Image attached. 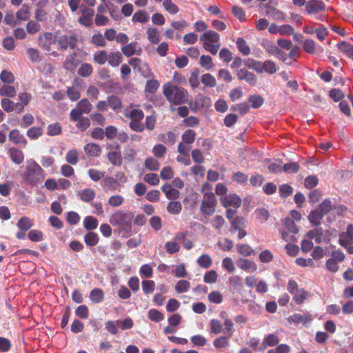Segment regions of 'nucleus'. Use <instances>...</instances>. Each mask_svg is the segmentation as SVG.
Here are the masks:
<instances>
[{
  "label": "nucleus",
  "instance_id": "1",
  "mask_svg": "<svg viewBox=\"0 0 353 353\" xmlns=\"http://www.w3.org/2000/svg\"><path fill=\"white\" fill-rule=\"evenodd\" d=\"M26 185L37 186L43 181L46 173L43 168L33 159L26 161L25 171L21 174Z\"/></svg>",
  "mask_w": 353,
  "mask_h": 353
},
{
  "label": "nucleus",
  "instance_id": "2",
  "mask_svg": "<svg viewBox=\"0 0 353 353\" xmlns=\"http://www.w3.org/2000/svg\"><path fill=\"white\" fill-rule=\"evenodd\" d=\"M133 219L134 214L132 212L117 210L112 214L109 221L112 225L119 226L123 236L128 237L132 233V221Z\"/></svg>",
  "mask_w": 353,
  "mask_h": 353
},
{
  "label": "nucleus",
  "instance_id": "3",
  "mask_svg": "<svg viewBox=\"0 0 353 353\" xmlns=\"http://www.w3.org/2000/svg\"><path fill=\"white\" fill-rule=\"evenodd\" d=\"M163 94L171 103L181 105L188 100V92L183 88L171 83H166L163 85Z\"/></svg>",
  "mask_w": 353,
  "mask_h": 353
},
{
  "label": "nucleus",
  "instance_id": "4",
  "mask_svg": "<svg viewBox=\"0 0 353 353\" xmlns=\"http://www.w3.org/2000/svg\"><path fill=\"white\" fill-rule=\"evenodd\" d=\"M216 205L217 200L214 193L205 194L201 201L200 211L205 215L210 216L215 212Z\"/></svg>",
  "mask_w": 353,
  "mask_h": 353
},
{
  "label": "nucleus",
  "instance_id": "5",
  "mask_svg": "<svg viewBox=\"0 0 353 353\" xmlns=\"http://www.w3.org/2000/svg\"><path fill=\"white\" fill-rule=\"evenodd\" d=\"M92 109V104L87 99H83L77 103V107L70 113L71 121L76 122L83 114H89Z\"/></svg>",
  "mask_w": 353,
  "mask_h": 353
},
{
  "label": "nucleus",
  "instance_id": "6",
  "mask_svg": "<svg viewBox=\"0 0 353 353\" xmlns=\"http://www.w3.org/2000/svg\"><path fill=\"white\" fill-rule=\"evenodd\" d=\"M77 37L74 34L61 35L57 40L58 46L62 50H66L68 48L74 50L77 47Z\"/></svg>",
  "mask_w": 353,
  "mask_h": 353
},
{
  "label": "nucleus",
  "instance_id": "7",
  "mask_svg": "<svg viewBox=\"0 0 353 353\" xmlns=\"http://www.w3.org/2000/svg\"><path fill=\"white\" fill-rule=\"evenodd\" d=\"M220 202L224 208L233 207L238 208L241 206V199L236 194H228L223 197H220Z\"/></svg>",
  "mask_w": 353,
  "mask_h": 353
},
{
  "label": "nucleus",
  "instance_id": "8",
  "mask_svg": "<svg viewBox=\"0 0 353 353\" xmlns=\"http://www.w3.org/2000/svg\"><path fill=\"white\" fill-rule=\"evenodd\" d=\"M80 11L82 16L79 18V23L85 27L91 26L92 25V18L94 15V10L86 7H81Z\"/></svg>",
  "mask_w": 353,
  "mask_h": 353
},
{
  "label": "nucleus",
  "instance_id": "9",
  "mask_svg": "<svg viewBox=\"0 0 353 353\" xmlns=\"http://www.w3.org/2000/svg\"><path fill=\"white\" fill-rule=\"evenodd\" d=\"M325 9V4L319 0H310L307 2L305 10L307 14H312L323 11Z\"/></svg>",
  "mask_w": 353,
  "mask_h": 353
},
{
  "label": "nucleus",
  "instance_id": "10",
  "mask_svg": "<svg viewBox=\"0 0 353 353\" xmlns=\"http://www.w3.org/2000/svg\"><path fill=\"white\" fill-rule=\"evenodd\" d=\"M121 51L127 57H132L134 54L141 55L142 53V49L138 46L137 42H132L123 46L121 48Z\"/></svg>",
  "mask_w": 353,
  "mask_h": 353
},
{
  "label": "nucleus",
  "instance_id": "11",
  "mask_svg": "<svg viewBox=\"0 0 353 353\" xmlns=\"http://www.w3.org/2000/svg\"><path fill=\"white\" fill-rule=\"evenodd\" d=\"M236 265L240 269L248 272H254L257 270V265L254 261L244 258H239L236 261Z\"/></svg>",
  "mask_w": 353,
  "mask_h": 353
},
{
  "label": "nucleus",
  "instance_id": "12",
  "mask_svg": "<svg viewBox=\"0 0 353 353\" xmlns=\"http://www.w3.org/2000/svg\"><path fill=\"white\" fill-rule=\"evenodd\" d=\"M264 8H265V14L268 17L277 21H283L285 19V14L276 8L268 4H265Z\"/></svg>",
  "mask_w": 353,
  "mask_h": 353
},
{
  "label": "nucleus",
  "instance_id": "13",
  "mask_svg": "<svg viewBox=\"0 0 353 353\" xmlns=\"http://www.w3.org/2000/svg\"><path fill=\"white\" fill-rule=\"evenodd\" d=\"M101 185L112 192L120 191L121 185L118 181L113 177L107 176L101 182Z\"/></svg>",
  "mask_w": 353,
  "mask_h": 353
},
{
  "label": "nucleus",
  "instance_id": "14",
  "mask_svg": "<svg viewBox=\"0 0 353 353\" xmlns=\"http://www.w3.org/2000/svg\"><path fill=\"white\" fill-rule=\"evenodd\" d=\"M280 341L279 338L274 334H269L265 336L262 341L260 350L263 351L267 347H273L279 344Z\"/></svg>",
  "mask_w": 353,
  "mask_h": 353
},
{
  "label": "nucleus",
  "instance_id": "15",
  "mask_svg": "<svg viewBox=\"0 0 353 353\" xmlns=\"http://www.w3.org/2000/svg\"><path fill=\"white\" fill-rule=\"evenodd\" d=\"M9 139L15 144L27 145V140L18 130H12L9 133Z\"/></svg>",
  "mask_w": 353,
  "mask_h": 353
},
{
  "label": "nucleus",
  "instance_id": "16",
  "mask_svg": "<svg viewBox=\"0 0 353 353\" xmlns=\"http://www.w3.org/2000/svg\"><path fill=\"white\" fill-rule=\"evenodd\" d=\"M162 192L170 200H175L179 198L180 193L179 190L171 187L169 183H165L161 187Z\"/></svg>",
  "mask_w": 353,
  "mask_h": 353
},
{
  "label": "nucleus",
  "instance_id": "17",
  "mask_svg": "<svg viewBox=\"0 0 353 353\" xmlns=\"http://www.w3.org/2000/svg\"><path fill=\"white\" fill-rule=\"evenodd\" d=\"M200 40H204V42H210V43H220L219 34L213 30H208L204 32L200 37Z\"/></svg>",
  "mask_w": 353,
  "mask_h": 353
},
{
  "label": "nucleus",
  "instance_id": "18",
  "mask_svg": "<svg viewBox=\"0 0 353 353\" xmlns=\"http://www.w3.org/2000/svg\"><path fill=\"white\" fill-rule=\"evenodd\" d=\"M8 154L11 160L16 164H21L24 160L23 152L18 148H10L8 150Z\"/></svg>",
  "mask_w": 353,
  "mask_h": 353
},
{
  "label": "nucleus",
  "instance_id": "19",
  "mask_svg": "<svg viewBox=\"0 0 353 353\" xmlns=\"http://www.w3.org/2000/svg\"><path fill=\"white\" fill-rule=\"evenodd\" d=\"M85 152L90 157H99L101 153V148L99 144L90 143L84 146Z\"/></svg>",
  "mask_w": 353,
  "mask_h": 353
},
{
  "label": "nucleus",
  "instance_id": "20",
  "mask_svg": "<svg viewBox=\"0 0 353 353\" xmlns=\"http://www.w3.org/2000/svg\"><path fill=\"white\" fill-rule=\"evenodd\" d=\"M322 212L318 209L312 210L308 216V219L313 227L320 225L321 221L323 217Z\"/></svg>",
  "mask_w": 353,
  "mask_h": 353
},
{
  "label": "nucleus",
  "instance_id": "21",
  "mask_svg": "<svg viewBox=\"0 0 353 353\" xmlns=\"http://www.w3.org/2000/svg\"><path fill=\"white\" fill-rule=\"evenodd\" d=\"M323 233V230L317 226L316 228L308 231L306 236L309 239H314L315 242L319 244L322 242Z\"/></svg>",
  "mask_w": 353,
  "mask_h": 353
},
{
  "label": "nucleus",
  "instance_id": "22",
  "mask_svg": "<svg viewBox=\"0 0 353 353\" xmlns=\"http://www.w3.org/2000/svg\"><path fill=\"white\" fill-rule=\"evenodd\" d=\"M77 194L80 199L85 203L92 201L96 195L94 190L91 188L83 189V190L79 191Z\"/></svg>",
  "mask_w": 353,
  "mask_h": 353
},
{
  "label": "nucleus",
  "instance_id": "23",
  "mask_svg": "<svg viewBox=\"0 0 353 353\" xmlns=\"http://www.w3.org/2000/svg\"><path fill=\"white\" fill-rule=\"evenodd\" d=\"M77 65V54H68L63 62V68L69 71L73 70Z\"/></svg>",
  "mask_w": 353,
  "mask_h": 353
},
{
  "label": "nucleus",
  "instance_id": "24",
  "mask_svg": "<svg viewBox=\"0 0 353 353\" xmlns=\"http://www.w3.org/2000/svg\"><path fill=\"white\" fill-rule=\"evenodd\" d=\"M39 41L44 48H49L54 42V36L52 32H45L39 37Z\"/></svg>",
  "mask_w": 353,
  "mask_h": 353
},
{
  "label": "nucleus",
  "instance_id": "25",
  "mask_svg": "<svg viewBox=\"0 0 353 353\" xmlns=\"http://www.w3.org/2000/svg\"><path fill=\"white\" fill-rule=\"evenodd\" d=\"M108 61L112 67L119 66L123 61V57L119 52H112L108 54Z\"/></svg>",
  "mask_w": 353,
  "mask_h": 353
},
{
  "label": "nucleus",
  "instance_id": "26",
  "mask_svg": "<svg viewBox=\"0 0 353 353\" xmlns=\"http://www.w3.org/2000/svg\"><path fill=\"white\" fill-rule=\"evenodd\" d=\"M158 140L165 144L173 145L176 140V135L175 133L169 131L167 134H160L158 136Z\"/></svg>",
  "mask_w": 353,
  "mask_h": 353
},
{
  "label": "nucleus",
  "instance_id": "27",
  "mask_svg": "<svg viewBox=\"0 0 353 353\" xmlns=\"http://www.w3.org/2000/svg\"><path fill=\"white\" fill-rule=\"evenodd\" d=\"M338 49L346 54L349 58L353 59V46L347 42L342 41L341 43H337L336 45Z\"/></svg>",
  "mask_w": 353,
  "mask_h": 353
},
{
  "label": "nucleus",
  "instance_id": "28",
  "mask_svg": "<svg viewBox=\"0 0 353 353\" xmlns=\"http://www.w3.org/2000/svg\"><path fill=\"white\" fill-rule=\"evenodd\" d=\"M93 72V68L90 63H83L78 69V74L82 77H88Z\"/></svg>",
  "mask_w": 353,
  "mask_h": 353
},
{
  "label": "nucleus",
  "instance_id": "29",
  "mask_svg": "<svg viewBox=\"0 0 353 353\" xmlns=\"http://www.w3.org/2000/svg\"><path fill=\"white\" fill-rule=\"evenodd\" d=\"M147 37L152 44H157L160 41L159 31L155 28H149L147 30Z\"/></svg>",
  "mask_w": 353,
  "mask_h": 353
},
{
  "label": "nucleus",
  "instance_id": "30",
  "mask_svg": "<svg viewBox=\"0 0 353 353\" xmlns=\"http://www.w3.org/2000/svg\"><path fill=\"white\" fill-rule=\"evenodd\" d=\"M108 159L114 165H121L122 163V157L120 152L111 151L108 153Z\"/></svg>",
  "mask_w": 353,
  "mask_h": 353
},
{
  "label": "nucleus",
  "instance_id": "31",
  "mask_svg": "<svg viewBox=\"0 0 353 353\" xmlns=\"http://www.w3.org/2000/svg\"><path fill=\"white\" fill-rule=\"evenodd\" d=\"M108 105L114 110H119L122 106V102L120 98L116 95L112 94L108 97Z\"/></svg>",
  "mask_w": 353,
  "mask_h": 353
},
{
  "label": "nucleus",
  "instance_id": "32",
  "mask_svg": "<svg viewBox=\"0 0 353 353\" xmlns=\"http://www.w3.org/2000/svg\"><path fill=\"white\" fill-rule=\"evenodd\" d=\"M99 236L97 233L89 232L84 236L85 243L88 246L93 247L99 243Z\"/></svg>",
  "mask_w": 353,
  "mask_h": 353
},
{
  "label": "nucleus",
  "instance_id": "33",
  "mask_svg": "<svg viewBox=\"0 0 353 353\" xmlns=\"http://www.w3.org/2000/svg\"><path fill=\"white\" fill-rule=\"evenodd\" d=\"M27 54L29 57V59L31 60L33 63H39L42 60V56L40 53V52L32 48H29L27 49Z\"/></svg>",
  "mask_w": 353,
  "mask_h": 353
},
{
  "label": "nucleus",
  "instance_id": "34",
  "mask_svg": "<svg viewBox=\"0 0 353 353\" xmlns=\"http://www.w3.org/2000/svg\"><path fill=\"white\" fill-rule=\"evenodd\" d=\"M237 252L243 256H250L254 253L252 248L248 244H237Z\"/></svg>",
  "mask_w": 353,
  "mask_h": 353
},
{
  "label": "nucleus",
  "instance_id": "35",
  "mask_svg": "<svg viewBox=\"0 0 353 353\" xmlns=\"http://www.w3.org/2000/svg\"><path fill=\"white\" fill-rule=\"evenodd\" d=\"M132 20L134 23H146L149 20V15L145 11L139 10L134 14Z\"/></svg>",
  "mask_w": 353,
  "mask_h": 353
},
{
  "label": "nucleus",
  "instance_id": "36",
  "mask_svg": "<svg viewBox=\"0 0 353 353\" xmlns=\"http://www.w3.org/2000/svg\"><path fill=\"white\" fill-rule=\"evenodd\" d=\"M104 294L101 289L95 288L90 293V299L94 303H98L103 300Z\"/></svg>",
  "mask_w": 353,
  "mask_h": 353
},
{
  "label": "nucleus",
  "instance_id": "37",
  "mask_svg": "<svg viewBox=\"0 0 353 353\" xmlns=\"http://www.w3.org/2000/svg\"><path fill=\"white\" fill-rule=\"evenodd\" d=\"M98 220L96 218L90 216H85L83 220L84 228L87 230H92L96 229L98 226Z\"/></svg>",
  "mask_w": 353,
  "mask_h": 353
},
{
  "label": "nucleus",
  "instance_id": "38",
  "mask_svg": "<svg viewBox=\"0 0 353 353\" xmlns=\"http://www.w3.org/2000/svg\"><path fill=\"white\" fill-rule=\"evenodd\" d=\"M32 221L27 216L19 219L17 222V227L23 232L28 231L32 228Z\"/></svg>",
  "mask_w": 353,
  "mask_h": 353
},
{
  "label": "nucleus",
  "instance_id": "39",
  "mask_svg": "<svg viewBox=\"0 0 353 353\" xmlns=\"http://www.w3.org/2000/svg\"><path fill=\"white\" fill-rule=\"evenodd\" d=\"M167 210L170 214H179L182 210V205L179 201H172L167 205Z\"/></svg>",
  "mask_w": 353,
  "mask_h": 353
},
{
  "label": "nucleus",
  "instance_id": "40",
  "mask_svg": "<svg viewBox=\"0 0 353 353\" xmlns=\"http://www.w3.org/2000/svg\"><path fill=\"white\" fill-rule=\"evenodd\" d=\"M108 54L105 50L97 51L94 54V61L99 65H103L108 61Z\"/></svg>",
  "mask_w": 353,
  "mask_h": 353
},
{
  "label": "nucleus",
  "instance_id": "41",
  "mask_svg": "<svg viewBox=\"0 0 353 353\" xmlns=\"http://www.w3.org/2000/svg\"><path fill=\"white\" fill-rule=\"evenodd\" d=\"M195 101L196 102L197 106H199L201 109L208 108L211 105V101L210 98L202 94L196 95Z\"/></svg>",
  "mask_w": 353,
  "mask_h": 353
},
{
  "label": "nucleus",
  "instance_id": "42",
  "mask_svg": "<svg viewBox=\"0 0 353 353\" xmlns=\"http://www.w3.org/2000/svg\"><path fill=\"white\" fill-rule=\"evenodd\" d=\"M236 46L239 50L243 55H248L250 52V48L247 44L246 41L242 37H239L236 40Z\"/></svg>",
  "mask_w": 353,
  "mask_h": 353
},
{
  "label": "nucleus",
  "instance_id": "43",
  "mask_svg": "<svg viewBox=\"0 0 353 353\" xmlns=\"http://www.w3.org/2000/svg\"><path fill=\"white\" fill-rule=\"evenodd\" d=\"M16 90L14 86L3 85L0 88V95L7 97H14L16 95Z\"/></svg>",
  "mask_w": 353,
  "mask_h": 353
},
{
  "label": "nucleus",
  "instance_id": "44",
  "mask_svg": "<svg viewBox=\"0 0 353 353\" xmlns=\"http://www.w3.org/2000/svg\"><path fill=\"white\" fill-rule=\"evenodd\" d=\"M165 248L169 254L176 253L180 250V244L174 240L165 243Z\"/></svg>",
  "mask_w": 353,
  "mask_h": 353
},
{
  "label": "nucleus",
  "instance_id": "45",
  "mask_svg": "<svg viewBox=\"0 0 353 353\" xmlns=\"http://www.w3.org/2000/svg\"><path fill=\"white\" fill-rule=\"evenodd\" d=\"M247 66L255 70L257 73L263 72V62L254 59H248Z\"/></svg>",
  "mask_w": 353,
  "mask_h": 353
},
{
  "label": "nucleus",
  "instance_id": "46",
  "mask_svg": "<svg viewBox=\"0 0 353 353\" xmlns=\"http://www.w3.org/2000/svg\"><path fill=\"white\" fill-rule=\"evenodd\" d=\"M148 318L154 322H160L164 319V315L157 309H150L148 311Z\"/></svg>",
  "mask_w": 353,
  "mask_h": 353
},
{
  "label": "nucleus",
  "instance_id": "47",
  "mask_svg": "<svg viewBox=\"0 0 353 353\" xmlns=\"http://www.w3.org/2000/svg\"><path fill=\"white\" fill-rule=\"evenodd\" d=\"M198 265L203 268H209L212 264V261L208 254H202L196 261Z\"/></svg>",
  "mask_w": 353,
  "mask_h": 353
},
{
  "label": "nucleus",
  "instance_id": "48",
  "mask_svg": "<svg viewBox=\"0 0 353 353\" xmlns=\"http://www.w3.org/2000/svg\"><path fill=\"white\" fill-rule=\"evenodd\" d=\"M159 82L156 79L148 80L146 82L145 91L146 92L154 94L159 88Z\"/></svg>",
  "mask_w": 353,
  "mask_h": 353
},
{
  "label": "nucleus",
  "instance_id": "49",
  "mask_svg": "<svg viewBox=\"0 0 353 353\" xmlns=\"http://www.w3.org/2000/svg\"><path fill=\"white\" fill-rule=\"evenodd\" d=\"M76 126L81 132L85 131L90 125V120L88 117L80 116L79 119L77 121Z\"/></svg>",
  "mask_w": 353,
  "mask_h": 353
},
{
  "label": "nucleus",
  "instance_id": "50",
  "mask_svg": "<svg viewBox=\"0 0 353 353\" xmlns=\"http://www.w3.org/2000/svg\"><path fill=\"white\" fill-rule=\"evenodd\" d=\"M245 226V220L241 216L235 217L231 222L230 231L237 230Z\"/></svg>",
  "mask_w": 353,
  "mask_h": 353
},
{
  "label": "nucleus",
  "instance_id": "51",
  "mask_svg": "<svg viewBox=\"0 0 353 353\" xmlns=\"http://www.w3.org/2000/svg\"><path fill=\"white\" fill-rule=\"evenodd\" d=\"M196 133L192 130H187L182 134L183 142L186 144H191L195 141Z\"/></svg>",
  "mask_w": 353,
  "mask_h": 353
},
{
  "label": "nucleus",
  "instance_id": "52",
  "mask_svg": "<svg viewBox=\"0 0 353 353\" xmlns=\"http://www.w3.org/2000/svg\"><path fill=\"white\" fill-rule=\"evenodd\" d=\"M145 166L150 170L157 171L159 169L160 163L155 159L149 157L145 160Z\"/></svg>",
  "mask_w": 353,
  "mask_h": 353
},
{
  "label": "nucleus",
  "instance_id": "53",
  "mask_svg": "<svg viewBox=\"0 0 353 353\" xmlns=\"http://www.w3.org/2000/svg\"><path fill=\"white\" fill-rule=\"evenodd\" d=\"M229 338L228 336H221L216 339L213 345L216 348H224L229 345Z\"/></svg>",
  "mask_w": 353,
  "mask_h": 353
},
{
  "label": "nucleus",
  "instance_id": "54",
  "mask_svg": "<svg viewBox=\"0 0 353 353\" xmlns=\"http://www.w3.org/2000/svg\"><path fill=\"white\" fill-rule=\"evenodd\" d=\"M334 208V206L332 205L331 201L327 199H325L318 207V209L323 215L327 214Z\"/></svg>",
  "mask_w": 353,
  "mask_h": 353
},
{
  "label": "nucleus",
  "instance_id": "55",
  "mask_svg": "<svg viewBox=\"0 0 353 353\" xmlns=\"http://www.w3.org/2000/svg\"><path fill=\"white\" fill-rule=\"evenodd\" d=\"M163 6L165 10L172 14H176L179 10V7L172 0H163Z\"/></svg>",
  "mask_w": 353,
  "mask_h": 353
},
{
  "label": "nucleus",
  "instance_id": "56",
  "mask_svg": "<svg viewBox=\"0 0 353 353\" xmlns=\"http://www.w3.org/2000/svg\"><path fill=\"white\" fill-rule=\"evenodd\" d=\"M201 82L206 86L213 88L216 86V79L210 73L204 74L201 77Z\"/></svg>",
  "mask_w": 353,
  "mask_h": 353
},
{
  "label": "nucleus",
  "instance_id": "57",
  "mask_svg": "<svg viewBox=\"0 0 353 353\" xmlns=\"http://www.w3.org/2000/svg\"><path fill=\"white\" fill-rule=\"evenodd\" d=\"M127 117L131 120L141 121L144 117L143 112L140 109H132L127 114Z\"/></svg>",
  "mask_w": 353,
  "mask_h": 353
},
{
  "label": "nucleus",
  "instance_id": "58",
  "mask_svg": "<svg viewBox=\"0 0 353 353\" xmlns=\"http://www.w3.org/2000/svg\"><path fill=\"white\" fill-rule=\"evenodd\" d=\"M199 63L207 70H210L213 67L212 59L208 55H202L200 57Z\"/></svg>",
  "mask_w": 353,
  "mask_h": 353
},
{
  "label": "nucleus",
  "instance_id": "59",
  "mask_svg": "<svg viewBox=\"0 0 353 353\" xmlns=\"http://www.w3.org/2000/svg\"><path fill=\"white\" fill-rule=\"evenodd\" d=\"M283 224L290 232L296 234L299 232V228L291 218H285L283 219Z\"/></svg>",
  "mask_w": 353,
  "mask_h": 353
},
{
  "label": "nucleus",
  "instance_id": "60",
  "mask_svg": "<svg viewBox=\"0 0 353 353\" xmlns=\"http://www.w3.org/2000/svg\"><path fill=\"white\" fill-rule=\"evenodd\" d=\"M66 161L71 165H76L78 162V152L76 150H69L65 155Z\"/></svg>",
  "mask_w": 353,
  "mask_h": 353
},
{
  "label": "nucleus",
  "instance_id": "61",
  "mask_svg": "<svg viewBox=\"0 0 353 353\" xmlns=\"http://www.w3.org/2000/svg\"><path fill=\"white\" fill-rule=\"evenodd\" d=\"M155 283L152 280H143L142 281V288L145 294H148L154 290Z\"/></svg>",
  "mask_w": 353,
  "mask_h": 353
},
{
  "label": "nucleus",
  "instance_id": "62",
  "mask_svg": "<svg viewBox=\"0 0 353 353\" xmlns=\"http://www.w3.org/2000/svg\"><path fill=\"white\" fill-rule=\"evenodd\" d=\"M279 192L281 197L286 198L292 194L293 188L288 184H283L280 185Z\"/></svg>",
  "mask_w": 353,
  "mask_h": 353
},
{
  "label": "nucleus",
  "instance_id": "63",
  "mask_svg": "<svg viewBox=\"0 0 353 353\" xmlns=\"http://www.w3.org/2000/svg\"><path fill=\"white\" fill-rule=\"evenodd\" d=\"M42 134V130L39 127H32L27 131V136L31 139H37L41 136Z\"/></svg>",
  "mask_w": 353,
  "mask_h": 353
},
{
  "label": "nucleus",
  "instance_id": "64",
  "mask_svg": "<svg viewBox=\"0 0 353 353\" xmlns=\"http://www.w3.org/2000/svg\"><path fill=\"white\" fill-rule=\"evenodd\" d=\"M263 72L272 74L277 71L276 64L271 60H267L263 62Z\"/></svg>",
  "mask_w": 353,
  "mask_h": 353
}]
</instances>
